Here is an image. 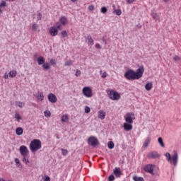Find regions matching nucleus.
I'll use <instances>...</instances> for the list:
<instances>
[{"instance_id": "16", "label": "nucleus", "mask_w": 181, "mask_h": 181, "mask_svg": "<svg viewBox=\"0 0 181 181\" xmlns=\"http://www.w3.org/2000/svg\"><path fill=\"white\" fill-rule=\"evenodd\" d=\"M114 175L116 176V177H121V175H122L121 173V168H115V170H114Z\"/></svg>"}, {"instance_id": "55", "label": "nucleus", "mask_w": 181, "mask_h": 181, "mask_svg": "<svg viewBox=\"0 0 181 181\" xmlns=\"http://www.w3.org/2000/svg\"><path fill=\"white\" fill-rule=\"evenodd\" d=\"M135 0H127L128 4H132Z\"/></svg>"}, {"instance_id": "46", "label": "nucleus", "mask_w": 181, "mask_h": 181, "mask_svg": "<svg viewBox=\"0 0 181 181\" xmlns=\"http://www.w3.org/2000/svg\"><path fill=\"white\" fill-rule=\"evenodd\" d=\"M37 18L38 21H42V14L40 13L37 14Z\"/></svg>"}, {"instance_id": "7", "label": "nucleus", "mask_w": 181, "mask_h": 181, "mask_svg": "<svg viewBox=\"0 0 181 181\" xmlns=\"http://www.w3.org/2000/svg\"><path fill=\"white\" fill-rule=\"evenodd\" d=\"M153 168H155L154 165L148 164L144 166V171L147 172V173H150L152 176H155V173L153 172Z\"/></svg>"}, {"instance_id": "43", "label": "nucleus", "mask_w": 181, "mask_h": 181, "mask_svg": "<svg viewBox=\"0 0 181 181\" xmlns=\"http://www.w3.org/2000/svg\"><path fill=\"white\" fill-rule=\"evenodd\" d=\"M3 6H6V1H2L1 4H0V8H3Z\"/></svg>"}, {"instance_id": "54", "label": "nucleus", "mask_w": 181, "mask_h": 181, "mask_svg": "<svg viewBox=\"0 0 181 181\" xmlns=\"http://www.w3.org/2000/svg\"><path fill=\"white\" fill-rule=\"evenodd\" d=\"M102 40H103L104 45H107V40H105V37H103Z\"/></svg>"}, {"instance_id": "25", "label": "nucleus", "mask_w": 181, "mask_h": 181, "mask_svg": "<svg viewBox=\"0 0 181 181\" xmlns=\"http://www.w3.org/2000/svg\"><path fill=\"white\" fill-rule=\"evenodd\" d=\"M8 74L11 78H13V77H16L18 73L16 71H11Z\"/></svg>"}, {"instance_id": "58", "label": "nucleus", "mask_w": 181, "mask_h": 181, "mask_svg": "<svg viewBox=\"0 0 181 181\" xmlns=\"http://www.w3.org/2000/svg\"><path fill=\"white\" fill-rule=\"evenodd\" d=\"M71 2H76L77 0H71Z\"/></svg>"}, {"instance_id": "31", "label": "nucleus", "mask_w": 181, "mask_h": 181, "mask_svg": "<svg viewBox=\"0 0 181 181\" xmlns=\"http://www.w3.org/2000/svg\"><path fill=\"white\" fill-rule=\"evenodd\" d=\"M61 36L62 37H67V36H69V34L67 33V31L63 30L61 32Z\"/></svg>"}, {"instance_id": "28", "label": "nucleus", "mask_w": 181, "mask_h": 181, "mask_svg": "<svg viewBox=\"0 0 181 181\" xmlns=\"http://www.w3.org/2000/svg\"><path fill=\"white\" fill-rule=\"evenodd\" d=\"M158 141L162 148H165V144H163V139H162V137H159L158 139Z\"/></svg>"}, {"instance_id": "37", "label": "nucleus", "mask_w": 181, "mask_h": 181, "mask_svg": "<svg viewBox=\"0 0 181 181\" xmlns=\"http://www.w3.org/2000/svg\"><path fill=\"white\" fill-rule=\"evenodd\" d=\"M15 118L18 121H21V119H22V117H21V115H19V113H16L15 114Z\"/></svg>"}, {"instance_id": "42", "label": "nucleus", "mask_w": 181, "mask_h": 181, "mask_svg": "<svg viewBox=\"0 0 181 181\" xmlns=\"http://www.w3.org/2000/svg\"><path fill=\"white\" fill-rule=\"evenodd\" d=\"M44 113L45 117H50V115H52L50 111H45Z\"/></svg>"}, {"instance_id": "6", "label": "nucleus", "mask_w": 181, "mask_h": 181, "mask_svg": "<svg viewBox=\"0 0 181 181\" xmlns=\"http://www.w3.org/2000/svg\"><path fill=\"white\" fill-rule=\"evenodd\" d=\"M88 144H90L91 146H97L100 145V142H98V139L93 136H91L88 139Z\"/></svg>"}, {"instance_id": "2", "label": "nucleus", "mask_w": 181, "mask_h": 181, "mask_svg": "<svg viewBox=\"0 0 181 181\" xmlns=\"http://www.w3.org/2000/svg\"><path fill=\"white\" fill-rule=\"evenodd\" d=\"M30 149L33 153L42 149V141L39 139L33 140L30 144Z\"/></svg>"}, {"instance_id": "10", "label": "nucleus", "mask_w": 181, "mask_h": 181, "mask_svg": "<svg viewBox=\"0 0 181 181\" xmlns=\"http://www.w3.org/2000/svg\"><path fill=\"white\" fill-rule=\"evenodd\" d=\"M48 100L49 101V103H57V97H56V95L53 94V93H49L48 95Z\"/></svg>"}, {"instance_id": "49", "label": "nucleus", "mask_w": 181, "mask_h": 181, "mask_svg": "<svg viewBox=\"0 0 181 181\" xmlns=\"http://www.w3.org/2000/svg\"><path fill=\"white\" fill-rule=\"evenodd\" d=\"M95 47L96 49H101V45L100 44L97 43L95 45Z\"/></svg>"}, {"instance_id": "1", "label": "nucleus", "mask_w": 181, "mask_h": 181, "mask_svg": "<svg viewBox=\"0 0 181 181\" xmlns=\"http://www.w3.org/2000/svg\"><path fill=\"white\" fill-rule=\"evenodd\" d=\"M145 71V68H144V65L140 66L136 71H134L132 69H129L124 73V77L127 80H139L143 76L144 72Z\"/></svg>"}, {"instance_id": "18", "label": "nucleus", "mask_w": 181, "mask_h": 181, "mask_svg": "<svg viewBox=\"0 0 181 181\" xmlns=\"http://www.w3.org/2000/svg\"><path fill=\"white\" fill-rule=\"evenodd\" d=\"M42 67L44 71H47V70H50V64L45 62L44 64L42 65Z\"/></svg>"}, {"instance_id": "17", "label": "nucleus", "mask_w": 181, "mask_h": 181, "mask_svg": "<svg viewBox=\"0 0 181 181\" xmlns=\"http://www.w3.org/2000/svg\"><path fill=\"white\" fill-rule=\"evenodd\" d=\"M61 121L62 122H69V121H70V117L69 115H63L61 117Z\"/></svg>"}, {"instance_id": "47", "label": "nucleus", "mask_w": 181, "mask_h": 181, "mask_svg": "<svg viewBox=\"0 0 181 181\" xmlns=\"http://www.w3.org/2000/svg\"><path fill=\"white\" fill-rule=\"evenodd\" d=\"M44 181H50V177H49L48 175H45Z\"/></svg>"}, {"instance_id": "48", "label": "nucleus", "mask_w": 181, "mask_h": 181, "mask_svg": "<svg viewBox=\"0 0 181 181\" xmlns=\"http://www.w3.org/2000/svg\"><path fill=\"white\" fill-rule=\"evenodd\" d=\"M88 9L89 11H94V6L93 5H90L88 7Z\"/></svg>"}, {"instance_id": "22", "label": "nucleus", "mask_w": 181, "mask_h": 181, "mask_svg": "<svg viewBox=\"0 0 181 181\" xmlns=\"http://www.w3.org/2000/svg\"><path fill=\"white\" fill-rule=\"evenodd\" d=\"M16 135H18V136L22 135V134H23V129H22V127H18L16 129Z\"/></svg>"}, {"instance_id": "24", "label": "nucleus", "mask_w": 181, "mask_h": 181, "mask_svg": "<svg viewBox=\"0 0 181 181\" xmlns=\"http://www.w3.org/2000/svg\"><path fill=\"white\" fill-rule=\"evenodd\" d=\"M145 88L147 91H151L152 90V83L148 82L145 85Z\"/></svg>"}, {"instance_id": "27", "label": "nucleus", "mask_w": 181, "mask_h": 181, "mask_svg": "<svg viewBox=\"0 0 181 181\" xmlns=\"http://www.w3.org/2000/svg\"><path fill=\"white\" fill-rule=\"evenodd\" d=\"M16 105H17V107H20V108H23V107H25V103H23V102H16Z\"/></svg>"}, {"instance_id": "15", "label": "nucleus", "mask_w": 181, "mask_h": 181, "mask_svg": "<svg viewBox=\"0 0 181 181\" xmlns=\"http://www.w3.org/2000/svg\"><path fill=\"white\" fill-rule=\"evenodd\" d=\"M37 62L38 66H42L45 63L46 60L45 59V57L41 56L37 59Z\"/></svg>"}, {"instance_id": "32", "label": "nucleus", "mask_w": 181, "mask_h": 181, "mask_svg": "<svg viewBox=\"0 0 181 181\" xmlns=\"http://www.w3.org/2000/svg\"><path fill=\"white\" fill-rule=\"evenodd\" d=\"M73 63H74V61L69 60V61L65 62L64 66H71L73 64Z\"/></svg>"}, {"instance_id": "36", "label": "nucleus", "mask_w": 181, "mask_h": 181, "mask_svg": "<svg viewBox=\"0 0 181 181\" xmlns=\"http://www.w3.org/2000/svg\"><path fill=\"white\" fill-rule=\"evenodd\" d=\"M37 28H38V25L36 23H33V25H32V29L36 32V30H37Z\"/></svg>"}, {"instance_id": "30", "label": "nucleus", "mask_w": 181, "mask_h": 181, "mask_svg": "<svg viewBox=\"0 0 181 181\" xmlns=\"http://www.w3.org/2000/svg\"><path fill=\"white\" fill-rule=\"evenodd\" d=\"M114 146H115V144L113 141H109L107 143V147L109 148V149H114Z\"/></svg>"}, {"instance_id": "5", "label": "nucleus", "mask_w": 181, "mask_h": 181, "mask_svg": "<svg viewBox=\"0 0 181 181\" xmlns=\"http://www.w3.org/2000/svg\"><path fill=\"white\" fill-rule=\"evenodd\" d=\"M107 94L110 100H117L121 98V95H119V93H118V92L113 90H111L109 92H107Z\"/></svg>"}, {"instance_id": "34", "label": "nucleus", "mask_w": 181, "mask_h": 181, "mask_svg": "<svg viewBox=\"0 0 181 181\" xmlns=\"http://www.w3.org/2000/svg\"><path fill=\"white\" fill-rule=\"evenodd\" d=\"M100 12L101 13H106L107 12H108V8H107V7L103 6L100 8Z\"/></svg>"}, {"instance_id": "26", "label": "nucleus", "mask_w": 181, "mask_h": 181, "mask_svg": "<svg viewBox=\"0 0 181 181\" xmlns=\"http://www.w3.org/2000/svg\"><path fill=\"white\" fill-rule=\"evenodd\" d=\"M151 16L153 19H155V21H159V16L158 15V13L153 12L151 13Z\"/></svg>"}, {"instance_id": "4", "label": "nucleus", "mask_w": 181, "mask_h": 181, "mask_svg": "<svg viewBox=\"0 0 181 181\" xmlns=\"http://www.w3.org/2000/svg\"><path fill=\"white\" fill-rule=\"evenodd\" d=\"M82 93L87 98H91L93 97V90L88 86H85L82 89Z\"/></svg>"}, {"instance_id": "3", "label": "nucleus", "mask_w": 181, "mask_h": 181, "mask_svg": "<svg viewBox=\"0 0 181 181\" xmlns=\"http://www.w3.org/2000/svg\"><path fill=\"white\" fill-rule=\"evenodd\" d=\"M165 157L167 158V160H168V162H169V163H173V165H174V166H176V165H177V160L179 159V156L177 155V151H174V154H173V157H172V156H170V153H166Z\"/></svg>"}, {"instance_id": "20", "label": "nucleus", "mask_w": 181, "mask_h": 181, "mask_svg": "<svg viewBox=\"0 0 181 181\" xmlns=\"http://www.w3.org/2000/svg\"><path fill=\"white\" fill-rule=\"evenodd\" d=\"M150 144H151V136H148L143 144L144 148H148V145H149Z\"/></svg>"}, {"instance_id": "21", "label": "nucleus", "mask_w": 181, "mask_h": 181, "mask_svg": "<svg viewBox=\"0 0 181 181\" xmlns=\"http://www.w3.org/2000/svg\"><path fill=\"white\" fill-rule=\"evenodd\" d=\"M37 100H40V101H43L45 100V95H43L42 92H38V95H37Z\"/></svg>"}, {"instance_id": "56", "label": "nucleus", "mask_w": 181, "mask_h": 181, "mask_svg": "<svg viewBox=\"0 0 181 181\" xmlns=\"http://www.w3.org/2000/svg\"><path fill=\"white\" fill-rule=\"evenodd\" d=\"M26 157L24 156V158H23V162H26Z\"/></svg>"}, {"instance_id": "44", "label": "nucleus", "mask_w": 181, "mask_h": 181, "mask_svg": "<svg viewBox=\"0 0 181 181\" xmlns=\"http://www.w3.org/2000/svg\"><path fill=\"white\" fill-rule=\"evenodd\" d=\"M81 74V71L77 69L75 74V76H76V77H78V76H80Z\"/></svg>"}, {"instance_id": "40", "label": "nucleus", "mask_w": 181, "mask_h": 181, "mask_svg": "<svg viewBox=\"0 0 181 181\" xmlns=\"http://www.w3.org/2000/svg\"><path fill=\"white\" fill-rule=\"evenodd\" d=\"M51 66H56V59H52L49 62Z\"/></svg>"}, {"instance_id": "9", "label": "nucleus", "mask_w": 181, "mask_h": 181, "mask_svg": "<svg viewBox=\"0 0 181 181\" xmlns=\"http://www.w3.org/2000/svg\"><path fill=\"white\" fill-rule=\"evenodd\" d=\"M147 157L149 158L150 159H156V158H160V155L158 153V152L156 151H151L148 153Z\"/></svg>"}, {"instance_id": "12", "label": "nucleus", "mask_w": 181, "mask_h": 181, "mask_svg": "<svg viewBox=\"0 0 181 181\" xmlns=\"http://www.w3.org/2000/svg\"><path fill=\"white\" fill-rule=\"evenodd\" d=\"M124 118L126 124H134V120H132V116H131V114L127 113Z\"/></svg>"}, {"instance_id": "33", "label": "nucleus", "mask_w": 181, "mask_h": 181, "mask_svg": "<svg viewBox=\"0 0 181 181\" xmlns=\"http://www.w3.org/2000/svg\"><path fill=\"white\" fill-rule=\"evenodd\" d=\"M61 151L63 156H67V153H69V151H67V149L62 148Z\"/></svg>"}, {"instance_id": "52", "label": "nucleus", "mask_w": 181, "mask_h": 181, "mask_svg": "<svg viewBox=\"0 0 181 181\" xmlns=\"http://www.w3.org/2000/svg\"><path fill=\"white\" fill-rule=\"evenodd\" d=\"M136 28H137V29H142V25L138 24L137 25H136Z\"/></svg>"}, {"instance_id": "41", "label": "nucleus", "mask_w": 181, "mask_h": 181, "mask_svg": "<svg viewBox=\"0 0 181 181\" xmlns=\"http://www.w3.org/2000/svg\"><path fill=\"white\" fill-rule=\"evenodd\" d=\"M57 29L59 30H62L63 28L62 27V24H59V23H57Z\"/></svg>"}, {"instance_id": "35", "label": "nucleus", "mask_w": 181, "mask_h": 181, "mask_svg": "<svg viewBox=\"0 0 181 181\" xmlns=\"http://www.w3.org/2000/svg\"><path fill=\"white\" fill-rule=\"evenodd\" d=\"M113 13L117 15V16H119V15L122 13V11H121V9H116L113 11Z\"/></svg>"}, {"instance_id": "11", "label": "nucleus", "mask_w": 181, "mask_h": 181, "mask_svg": "<svg viewBox=\"0 0 181 181\" xmlns=\"http://www.w3.org/2000/svg\"><path fill=\"white\" fill-rule=\"evenodd\" d=\"M49 33L51 36H57L59 33V30L56 27H52L49 30Z\"/></svg>"}, {"instance_id": "53", "label": "nucleus", "mask_w": 181, "mask_h": 181, "mask_svg": "<svg viewBox=\"0 0 181 181\" xmlns=\"http://www.w3.org/2000/svg\"><path fill=\"white\" fill-rule=\"evenodd\" d=\"M4 78H5L6 80H8V78H9V76L8 75L7 73H6V74H4Z\"/></svg>"}, {"instance_id": "23", "label": "nucleus", "mask_w": 181, "mask_h": 181, "mask_svg": "<svg viewBox=\"0 0 181 181\" xmlns=\"http://www.w3.org/2000/svg\"><path fill=\"white\" fill-rule=\"evenodd\" d=\"M87 40H88V43L90 45V46L94 45V40H93V37H91V35L87 36Z\"/></svg>"}, {"instance_id": "57", "label": "nucleus", "mask_w": 181, "mask_h": 181, "mask_svg": "<svg viewBox=\"0 0 181 181\" xmlns=\"http://www.w3.org/2000/svg\"><path fill=\"white\" fill-rule=\"evenodd\" d=\"M25 163H29V160H28V159H27V160H25Z\"/></svg>"}, {"instance_id": "59", "label": "nucleus", "mask_w": 181, "mask_h": 181, "mask_svg": "<svg viewBox=\"0 0 181 181\" xmlns=\"http://www.w3.org/2000/svg\"><path fill=\"white\" fill-rule=\"evenodd\" d=\"M164 2H169V0H163Z\"/></svg>"}, {"instance_id": "29", "label": "nucleus", "mask_w": 181, "mask_h": 181, "mask_svg": "<svg viewBox=\"0 0 181 181\" xmlns=\"http://www.w3.org/2000/svg\"><path fill=\"white\" fill-rule=\"evenodd\" d=\"M133 180H134V181H145V180H144V177H136V176L133 177Z\"/></svg>"}, {"instance_id": "51", "label": "nucleus", "mask_w": 181, "mask_h": 181, "mask_svg": "<svg viewBox=\"0 0 181 181\" xmlns=\"http://www.w3.org/2000/svg\"><path fill=\"white\" fill-rule=\"evenodd\" d=\"M102 77L103 78H105V77H107V72H103L102 74Z\"/></svg>"}, {"instance_id": "13", "label": "nucleus", "mask_w": 181, "mask_h": 181, "mask_svg": "<svg viewBox=\"0 0 181 181\" xmlns=\"http://www.w3.org/2000/svg\"><path fill=\"white\" fill-rule=\"evenodd\" d=\"M105 115H107V113L103 110L98 112V118H100V119H105Z\"/></svg>"}, {"instance_id": "8", "label": "nucleus", "mask_w": 181, "mask_h": 181, "mask_svg": "<svg viewBox=\"0 0 181 181\" xmlns=\"http://www.w3.org/2000/svg\"><path fill=\"white\" fill-rule=\"evenodd\" d=\"M20 153L22 156H26L29 153V150H28V147L25 146H21L20 147Z\"/></svg>"}, {"instance_id": "19", "label": "nucleus", "mask_w": 181, "mask_h": 181, "mask_svg": "<svg viewBox=\"0 0 181 181\" xmlns=\"http://www.w3.org/2000/svg\"><path fill=\"white\" fill-rule=\"evenodd\" d=\"M59 22L63 25L64 26H66V23H67V18L66 16H62L59 18Z\"/></svg>"}, {"instance_id": "50", "label": "nucleus", "mask_w": 181, "mask_h": 181, "mask_svg": "<svg viewBox=\"0 0 181 181\" xmlns=\"http://www.w3.org/2000/svg\"><path fill=\"white\" fill-rule=\"evenodd\" d=\"M174 60H175V62H178V60H180V57L179 56H175V57H174Z\"/></svg>"}, {"instance_id": "60", "label": "nucleus", "mask_w": 181, "mask_h": 181, "mask_svg": "<svg viewBox=\"0 0 181 181\" xmlns=\"http://www.w3.org/2000/svg\"><path fill=\"white\" fill-rule=\"evenodd\" d=\"M0 13H2V10L1 9V8H0Z\"/></svg>"}, {"instance_id": "14", "label": "nucleus", "mask_w": 181, "mask_h": 181, "mask_svg": "<svg viewBox=\"0 0 181 181\" xmlns=\"http://www.w3.org/2000/svg\"><path fill=\"white\" fill-rule=\"evenodd\" d=\"M123 128H124V131H131L132 129V124L124 123Z\"/></svg>"}, {"instance_id": "38", "label": "nucleus", "mask_w": 181, "mask_h": 181, "mask_svg": "<svg viewBox=\"0 0 181 181\" xmlns=\"http://www.w3.org/2000/svg\"><path fill=\"white\" fill-rule=\"evenodd\" d=\"M115 180V177H114V175H110L107 178L108 181H114Z\"/></svg>"}, {"instance_id": "39", "label": "nucleus", "mask_w": 181, "mask_h": 181, "mask_svg": "<svg viewBox=\"0 0 181 181\" xmlns=\"http://www.w3.org/2000/svg\"><path fill=\"white\" fill-rule=\"evenodd\" d=\"M90 111H91V109H90V107L86 106L85 107V113L86 114H89Z\"/></svg>"}, {"instance_id": "45", "label": "nucleus", "mask_w": 181, "mask_h": 181, "mask_svg": "<svg viewBox=\"0 0 181 181\" xmlns=\"http://www.w3.org/2000/svg\"><path fill=\"white\" fill-rule=\"evenodd\" d=\"M15 162L18 165V167L21 166V161L18 160V158H15Z\"/></svg>"}]
</instances>
